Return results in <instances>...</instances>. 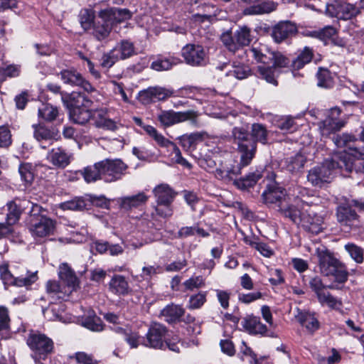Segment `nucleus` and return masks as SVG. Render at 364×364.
Masks as SVG:
<instances>
[{
    "instance_id": "nucleus-29",
    "label": "nucleus",
    "mask_w": 364,
    "mask_h": 364,
    "mask_svg": "<svg viewBox=\"0 0 364 364\" xmlns=\"http://www.w3.org/2000/svg\"><path fill=\"white\" fill-rule=\"evenodd\" d=\"M32 127L33 129V136L38 142L55 139L59 133L56 126L48 128L44 124L38 123L33 124Z\"/></svg>"
},
{
    "instance_id": "nucleus-23",
    "label": "nucleus",
    "mask_w": 364,
    "mask_h": 364,
    "mask_svg": "<svg viewBox=\"0 0 364 364\" xmlns=\"http://www.w3.org/2000/svg\"><path fill=\"white\" fill-rule=\"evenodd\" d=\"M338 221L343 225H351L352 223L358 220L359 215L351 205L350 200L338 205L336 210Z\"/></svg>"
},
{
    "instance_id": "nucleus-3",
    "label": "nucleus",
    "mask_w": 364,
    "mask_h": 364,
    "mask_svg": "<svg viewBox=\"0 0 364 364\" xmlns=\"http://www.w3.org/2000/svg\"><path fill=\"white\" fill-rule=\"evenodd\" d=\"M237 153L240 155V161L230 156L222 160L218 167L215 169V177L218 179L224 181L226 183L232 182L242 173L245 167L251 164L254 159L248 154L237 146H235Z\"/></svg>"
},
{
    "instance_id": "nucleus-20",
    "label": "nucleus",
    "mask_w": 364,
    "mask_h": 364,
    "mask_svg": "<svg viewBox=\"0 0 364 364\" xmlns=\"http://www.w3.org/2000/svg\"><path fill=\"white\" fill-rule=\"evenodd\" d=\"M30 203L29 200L15 199L6 203L8 213L6 217V223L9 226L15 225L20 220L23 208V205Z\"/></svg>"
},
{
    "instance_id": "nucleus-63",
    "label": "nucleus",
    "mask_w": 364,
    "mask_h": 364,
    "mask_svg": "<svg viewBox=\"0 0 364 364\" xmlns=\"http://www.w3.org/2000/svg\"><path fill=\"white\" fill-rule=\"evenodd\" d=\"M277 127L285 132H293L296 129V124L294 119L288 116L284 118H281L277 122Z\"/></svg>"
},
{
    "instance_id": "nucleus-45",
    "label": "nucleus",
    "mask_w": 364,
    "mask_h": 364,
    "mask_svg": "<svg viewBox=\"0 0 364 364\" xmlns=\"http://www.w3.org/2000/svg\"><path fill=\"white\" fill-rule=\"evenodd\" d=\"M316 77L318 87L325 89H330L333 87L334 80L329 69L323 67L318 68Z\"/></svg>"
},
{
    "instance_id": "nucleus-35",
    "label": "nucleus",
    "mask_w": 364,
    "mask_h": 364,
    "mask_svg": "<svg viewBox=\"0 0 364 364\" xmlns=\"http://www.w3.org/2000/svg\"><path fill=\"white\" fill-rule=\"evenodd\" d=\"M11 323L9 309L5 306H0V341L7 340L11 337Z\"/></svg>"
},
{
    "instance_id": "nucleus-33",
    "label": "nucleus",
    "mask_w": 364,
    "mask_h": 364,
    "mask_svg": "<svg viewBox=\"0 0 364 364\" xmlns=\"http://www.w3.org/2000/svg\"><path fill=\"white\" fill-rule=\"evenodd\" d=\"M296 318L299 323L305 326L308 331L311 333L318 331L321 327L316 312L309 311H300Z\"/></svg>"
},
{
    "instance_id": "nucleus-62",
    "label": "nucleus",
    "mask_w": 364,
    "mask_h": 364,
    "mask_svg": "<svg viewBox=\"0 0 364 364\" xmlns=\"http://www.w3.org/2000/svg\"><path fill=\"white\" fill-rule=\"evenodd\" d=\"M12 135L8 124L0 126V148H9L12 144Z\"/></svg>"
},
{
    "instance_id": "nucleus-21",
    "label": "nucleus",
    "mask_w": 364,
    "mask_h": 364,
    "mask_svg": "<svg viewBox=\"0 0 364 364\" xmlns=\"http://www.w3.org/2000/svg\"><path fill=\"white\" fill-rule=\"evenodd\" d=\"M242 325L250 335L273 336L267 334V327L265 324L262 323L259 316L248 315L243 318Z\"/></svg>"
},
{
    "instance_id": "nucleus-28",
    "label": "nucleus",
    "mask_w": 364,
    "mask_h": 364,
    "mask_svg": "<svg viewBox=\"0 0 364 364\" xmlns=\"http://www.w3.org/2000/svg\"><path fill=\"white\" fill-rule=\"evenodd\" d=\"M262 177L263 171L257 169L249 172L245 176L237 178L233 185L240 190L246 191L253 188Z\"/></svg>"
},
{
    "instance_id": "nucleus-39",
    "label": "nucleus",
    "mask_w": 364,
    "mask_h": 364,
    "mask_svg": "<svg viewBox=\"0 0 364 364\" xmlns=\"http://www.w3.org/2000/svg\"><path fill=\"white\" fill-rule=\"evenodd\" d=\"M109 19L114 26L117 23H121L125 21L129 20L132 17V13L128 9H119L116 7H109L104 9Z\"/></svg>"
},
{
    "instance_id": "nucleus-31",
    "label": "nucleus",
    "mask_w": 364,
    "mask_h": 364,
    "mask_svg": "<svg viewBox=\"0 0 364 364\" xmlns=\"http://www.w3.org/2000/svg\"><path fill=\"white\" fill-rule=\"evenodd\" d=\"M38 118L46 122H58L57 125H60L63 118L60 119L59 109L50 103H43L38 108Z\"/></svg>"
},
{
    "instance_id": "nucleus-42",
    "label": "nucleus",
    "mask_w": 364,
    "mask_h": 364,
    "mask_svg": "<svg viewBox=\"0 0 364 364\" xmlns=\"http://www.w3.org/2000/svg\"><path fill=\"white\" fill-rule=\"evenodd\" d=\"M285 196V189L276 186H269L267 190H265L262 195L264 202L270 204L281 202Z\"/></svg>"
},
{
    "instance_id": "nucleus-55",
    "label": "nucleus",
    "mask_w": 364,
    "mask_h": 364,
    "mask_svg": "<svg viewBox=\"0 0 364 364\" xmlns=\"http://www.w3.org/2000/svg\"><path fill=\"white\" fill-rule=\"evenodd\" d=\"M306 159L305 156L301 154H296L294 156H291L287 161V168L291 173L299 171L304 168Z\"/></svg>"
},
{
    "instance_id": "nucleus-59",
    "label": "nucleus",
    "mask_w": 364,
    "mask_h": 364,
    "mask_svg": "<svg viewBox=\"0 0 364 364\" xmlns=\"http://www.w3.org/2000/svg\"><path fill=\"white\" fill-rule=\"evenodd\" d=\"M144 336H140L139 331H132L131 328L129 329L128 333L124 338V341L131 348H136L140 345L144 346Z\"/></svg>"
},
{
    "instance_id": "nucleus-6",
    "label": "nucleus",
    "mask_w": 364,
    "mask_h": 364,
    "mask_svg": "<svg viewBox=\"0 0 364 364\" xmlns=\"http://www.w3.org/2000/svg\"><path fill=\"white\" fill-rule=\"evenodd\" d=\"M309 287L316 296L318 301L322 306H327L331 310L342 311L343 302L341 299L333 296L327 289H338L334 285L326 286L323 283L321 277L316 276L309 281Z\"/></svg>"
},
{
    "instance_id": "nucleus-15",
    "label": "nucleus",
    "mask_w": 364,
    "mask_h": 364,
    "mask_svg": "<svg viewBox=\"0 0 364 364\" xmlns=\"http://www.w3.org/2000/svg\"><path fill=\"white\" fill-rule=\"evenodd\" d=\"M90 114L91 115L90 120H92V124L95 127L108 131L117 129L116 122L109 118L107 108L91 109Z\"/></svg>"
},
{
    "instance_id": "nucleus-40",
    "label": "nucleus",
    "mask_w": 364,
    "mask_h": 364,
    "mask_svg": "<svg viewBox=\"0 0 364 364\" xmlns=\"http://www.w3.org/2000/svg\"><path fill=\"white\" fill-rule=\"evenodd\" d=\"M87 183L102 180V171L101 170L100 161L95 163L92 166H87L82 170L78 171Z\"/></svg>"
},
{
    "instance_id": "nucleus-16",
    "label": "nucleus",
    "mask_w": 364,
    "mask_h": 364,
    "mask_svg": "<svg viewBox=\"0 0 364 364\" xmlns=\"http://www.w3.org/2000/svg\"><path fill=\"white\" fill-rule=\"evenodd\" d=\"M298 32L297 26L290 21H281L272 28L271 36L274 42L280 43L295 36Z\"/></svg>"
},
{
    "instance_id": "nucleus-26",
    "label": "nucleus",
    "mask_w": 364,
    "mask_h": 364,
    "mask_svg": "<svg viewBox=\"0 0 364 364\" xmlns=\"http://www.w3.org/2000/svg\"><path fill=\"white\" fill-rule=\"evenodd\" d=\"M334 132L333 134H335ZM333 140L337 147H346L348 149L353 151L351 155L357 156L358 155H363L360 148L355 145L358 141V139L353 134L343 133L342 134H333Z\"/></svg>"
},
{
    "instance_id": "nucleus-32",
    "label": "nucleus",
    "mask_w": 364,
    "mask_h": 364,
    "mask_svg": "<svg viewBox=\"0 0 364 364\" xmlns=\"http://www.w3.org/2000/svg\"><path fill=\"white\" fill-rule=\"evenodd\" d=\"M185 309L180 305L171 304L166 305L161 312L165 321L170 324L181 322V317L185 314Z\"/></svg>"
},
{
    "instance_id": "nucleus-38",
    "label": "nucleus",
    "mask_w": 364,
    "mask_h": 364,
    "mask_svg": "<svg viewBox=\"0 0 364 364\" xmlns=\"http://www.w3.org/2000/svg\"><path fill=\"white\" fill-rule=\"evenodd\" d=\"M149 197L143 192L132 196L124 197L121 198L119 205L121 208L131 210L138 208L144 205L148 201Z\"/></svg>"
},
{
    "instance_id": "nucleus-22",
    "label": "nucleus",
    "mask_w": 364,
    "mask_h": 364,
    "mask_svg": "<svg viewBox=\"0 0 364 364\" xmlns=\"http://www.w3.org/2000/svg\"><path fill=\"white\" fill-rule=\"evenodd\" d=\"M109 290L119 296L132 295L133 290L129 287L126 277L121 274H114L109 282Z\"/></svg>"
},
{
    "instance_id": "nucleus-54",
    "label": "nucleus",
    "mask_w": 364,
    "mask_h": 364,
    "mask_svg": "<svg viewBox=\"0 0 364 364\" xmlns=\"http://www.w3.org/2000/svg\"><path fill=\"white\" fill-rule=\"evenodd\" d=\"M235 39L237 49L240 47L248 46L252 41L251 30L247 26L240 28L235 31Z\"/></svg>"
},
{
    "instance_id": "nucleus-8",
    "label": "nucleus",
    "mask_w": 364,
    "mask_h": 364,
    "mask_svg": "<svg viewBox=\"0 0 364 364\" xmlns=\"http://www.w3.org/2000/svg\"><path fill=\"white\" fill-rule=\"evenodd\" d=\"M102 180L111 183L121 180L127 174L129 166L121 159H105L100 161Z\"/></svg>"
},
{
    "instance_id": "nucleus-11",
    "label": "nucleus",
    "mask_w": 364,
    "mask_h": 364,
    "mask_svg": "<svg viewBox=\"0 0 364 364\" xmlns=\"http://www.w3.org/2000/svg\"><path fill=\"white\" fill-rule=\"evenodd\" d=\"M333 172L325 160L321 165L314 166L309 171L307 179L314 187L322 188L326 183H329L333 179Z\"/></svg>"
},
{
    "instance_id": "nucleus-27",
    "label": "nucleus",
    "mask_w": 364,
    "mask_h": 364,
    "mask_svg": "<svg viewBox=\"0 0 364 364\" xmlns=\"http://www.w3.org/2000/svg\"><path fill=\"white\" fill-rule=\"evenodd\" d=\"M153 194L156 198V203H173L177 192L166 183H161L153 189Z\"/></svg>"
},
{
    "instance_id": "nucleus-48",
    "label": "nucleus",
    "mask_w": 364,
    "mask_h": 364,
    "mask_svg": "<svg viewBox=\"0 0 364 364\" xmlns=\"http://www.w3.org/2000/svg\"><path fill=\"white\" fill-rule=\"evenodd\" d=\"M168 151H170L169 158L173 164H178L188 170L193 168V165L183 157L181 151L176 143L172 142Z\"/></svg>"
},
{
    "instance_id": "nucleus-64",
    "label": "nucleus",
    "mask_w": 364,
    "mask_h": 364,
    "mask_svg": "<svg viewBox=\"0 0 364 364\" xmlns=\"http://www.w3.org/2000/svg\"><path fill=\"white\" fill-rule=\"evenodd\" d=\"M155 213L161 218H168L173 215V203H156L154 206Z\"/></svg>"
},
{
    "instance_id": "nucleus-56",
    "label": "nucleus",
    "mask_w": 364,
    "mask_h": 364,
    "mask_svg": "<svg viewBox=\"0 0 364 364\" xmlns=\"http://www.w3.org/2000/svg\"><path fill=\"white\" fill-rule=\"evenodd\" d=\"M61 80L65 84L77 86L82 75L75 69H65L60 72Z\"/></svg>"
},
{
    "instance_id": "nucleus-57",
    "label": "nucleus",
    "mask_w": 364,
    "mask_h": 364,
    "mask_svg": "<svg viewBox=\"0 0 364 364\" xmlns=\"http://www.w3.org/2000/svg\"><path fill=\"white\" fill-rule=\"evenodd\" d=\"M345 250L349 254L350 257L358 264H361L364 261V250L352 242H348L344 246Z\"/></svg>"
},
{
    "instance_id": "nucleus-58",
    "label": "nucleus",
    "mask_w": 364,
    "mask_h": 364,
    "mask_svg": "<svg viewBox=\"0 0 364 364\" xmlns=\"http://www.w3.org/2000/svg\"><path fill=\"white\" fill-rule=\"evenodd\" d=\"M20 73L21 68L18 65L11 64L6 67H0V84L5 82L7 78L18 77Z\"/></svg>"
},
{
    "instance_id": "nucleus-14",
    "label": "nucleus",
    "mask_w": 364,
    "mask_h": 364,
    "mask_svg": "<svg viewBox=\"0 0 364 364\" xmlns=\"http://www.w3.org/2000/svg\"><path fill=\"white\" fill-rule=\"evenodd\" d=\"M139 95L144 103H150L166 101L168 98L173 97L174 92L172 88L154 86L141 90Z\"/></svg>"
},
{
    "instance_id": "nucleus-41",
    "label": "nucleus",
    "mask_w": 364,
    "mask_h": 364,
    "mask_svg": "<svg viewBox=\"0 0 364 364\" xmlns=\"http://www.w3.org/2000/svg\"><path fill=\"white\" fill-rule=\"evenodd\" d=\"M112 49L119 60H125L135 54L134 43L127 39L120 41Z\"/></svg>"
},
{
    "instance_id": "nucleus-30",
    "label": "nucleus",
    "mask_w": 364,
    "mask_h": 364,
    "mask_svg": "<svg viewBox=\"0 0 364 364\" xmlns=\"http://www.w3.org/2000/svg\"><path fill=\"white\" fill-rule=\"evenodd\" d=\"M327 160V164H329L332 172L333 173L336 169L345 170L347 172H351L353 168V160L351 159L350 154L346 152L341 153L335 156L331 159Z\"/></svg>"
},
{
    "instance_id": "nucleus-49",
    "label": "nucleus",
    "mask_w": 364,
    "mask_h": 364,
    "mask_svg": "<svg viewBox=\"0 0 364 364\" xmlns=\"http://www.w3.org/2000/svg\"><path fill=\"white\" fill-rule=\"evenodd\" d=\"M97 18L95 11L92 9H83L79 14V21L85 31L91 30L93 23Z\"/></svg>"
},
{
    "instance_id": "nucleus-37",
    "label": "nucleus",
    "mask_w": 364,
    "mask_h": 364,
    "mask_svg": "<svg viewBox=\"0 0 364 364\" xmlns=\"http://www.w3.org/2000/svg\"><path fill=\"white\" fill-rule=\"evenodd\" d=\"M281 73L280 70H277L272 65H258L257 67L256 75L267 82L272 84L274 86L278 85L277 77Z\"/></svg>"
},
{
    "instance_id": "nucleus-17",
    "label": "nucleus",
    "mask_w": 364,
    "mask_h": 364,
    "mask_svg": "<svg viewBox=\"0 0 364 364\" xmlns=\"http://www.w3.org/2000/svg\"><path fill=\"white\" fill-rule=\"evenodd\" d=\"M58 275L60 281L68 290V293L71 294L80 287L79 278L67 262L61 263L59 265Z\"/></svg>"
},
{
    "instance_id": "nucleus-2",
    "label": "nucleus",
    "mask_w": 364,
    "mask_h": 364,
    "mask_svg": "<svg viewBox=\"0 0 364 364\" xmlns=\"http://www.w3.org/2000/svg\"><path fill=\"white\" fill-rule=\"evenodd\" d=\"M61 100L74 123L85 125L90 121L93 101L84 92L62 93Z\"/></svg>"
},
{
    "instance_id": "nucleus-18",
    "label": "nucleus",
    "mask_w": 364,
    "mask_h": 364,
    "mask_svg": "<svg viewBox=\"0 0 364 364\" xmlns=\"http://www.w3.org/2000/svg\"><path fill=\"white\" fill-rule=\"evenodd\" d=\"M30 225V230L33 236L44 237L53 234L55 221L48 217H41L38 220H32Z\"/></svg>"
},
{
    "instance_id": "nucleus-4",
    "label": "nucleus",
    "mask_w": 364,
    "mask_h": 364,
    "mask_svg": "<svg viewBox=\"0 0 364 364\" xmlns=\"http://www.w3.org/2000/svg\"><path fill=\"white\" fill-rule=\"evenodd\" d=\"M26 343L36 363L46 360L55 353V343L53 339L40 331L30 330Z\"/></svg>"
},
{
    "instance_id": "nucleus-50",
    "label": "nucleus",
    "mask_w": 364,
    "mask_h": 364,
    "mask_svg": "<svg viewBox=\"0 0 364 364\" xmlns=\"http://www.w3.org/2000/svg\"><path fill=\"white\" fill-rule=\"evenodd\" d=\"M227 75H232L239 80H243L252 75V70L249 65L235 61L232 64V70H230Z\"/></svg>"
},
{
    "instance_id": "nucleus-36",
    "label": "nucleus",
    "mask_w": 364,
    "mask_h": 364,
    "mask_svg": "<svg viewBox=\"0 0 364 364\" xmlns=\"http://www.w3.org/2000/svg\"><path fill=\"white\" fill-rule=\"evenodd\" d=\"M181 62V59L177 57H165L163 55H159L154 61L151 62L150 68L158 72L166 71L171 70L173 66L178 65Z\"/></svg>"
},
{
    "instance_id": "nucleus-1",
    "label": "nucleus",
    "mask_w": 364,
    "mask_h": 364,
    "mask_svg": "<svg viewBox=\"0 0 364 364\" xmlns=\"http://www.w3.org/2000/svg\"><path fill=\"white\" fill-rule=\"evenodd\" d=\"M232 143L253 159L257 152V144H267L269 132L264 124L253 123L249 131L243 127H235L231 132Z\"/></svg>"
},
{
    "instance_id": "nucleus-19",
    "label": "nucleus",
    "mask_w": 364,
    "mask_h": 364,
    "mask_svg": "<svg viewBox=\"0 0 364 364\" xmlns=\"http://www.w3.org/2000/svg\"><path fill=\"white\" fill-rule=\"evenodd\" d=\"M252 58L259 63L269 65L274 58V51L264 43L255 42L250 49Z\"/></svg>"
},
{
    "instance_id": "nucleus-12",
    "label": "nucleus",
    "mask_w": 364,
    "mask_h": 364,
    "mask_svg": "<svg viewBox=\"0 0 364 364\" xmlns=\"http://www.w3.org/2000/svg\"><path fill=\"white\" fill-rule=\"evenodd\" d=\"M168 333L166 327L155 323L151 326L144 336V346L154 349H165L164 340Z\"/></svg>"
},
{
    "instance_id": "nucleus-5",
    "label": "nucleus",
    "mask_w": 364,
    "mask_h": 364,
    "mask_svg": "<svg viewBox=\"0 0 364 364\" xmlns=\"http://www.w3.org/2000/svg\"><path fill=\"white\" fill-rule=\"evenodd\" d=\"M321 272L326 277H332L338 284H344L348 278V272L344 264L335 257L328 250L318 252Z\"/></svg>"
},
{
    "instance_id": "nucleus-13",
    "label": "nucleus",
    "mask_w": 364,
    "mask_h": 364,
    "mask_svg": "<svg viewBox=\"0 0 364 364\" xmlns=\"http://www.w3.org/2000/svg\"><path fill=\"white\" fill-rule=\"evenodd\" d=\"M114 26L104 9L97 14V18L91 28L92 34L99 41L107 39L112 31Z\"/></svg>"
},
{
    "instance_id": "nucleus-9",
    "label": "nucleus",
    "mask_w": 364,
    "mask_h": 364,
    "mask_svg": "<svg viewBox=\"0 0 364 364\" xmlns=\"http://www.w3.org/2000/svg\"><path fill=\"white\" fill-rule=\"evenodd\" d=\"M181 55L185 63L192 67H204L209 63L208 52L199 44H186L181 49Z\"/></svg>"
},
{
    "instance_id": "nucleus-60",
    "label": "nucleus",
    "mask_w": 364,
    "mask_h": 364,
    "mask_svg": "<svg viewBox=\"0 0 364 364\" xmlns=\"http://www.w3.org/2000/svg\"><path fill=\"white\" fill-rule=\"evenodd\" d=\"M15 277L9 270V264L8 262H0V279H1L4 285L13 286L15 281Z\"/></svg>"
},
{
    "instance_id": "nucleus-34",
    "label": "nucleus",
    "mask_w": 364,
    "mask_h": 364,
    "mask_svg": "<svg viewBox=\"0 0 364 364\" xmlns=\"http://www.w3.org/2000/svg\"><path fill=\"white\" fill-rule=\"evenodd\" d=\"M314 57V49L309 46H304L302 49L298 50L297 56L291 60V67L293 70H299L310 63Z\"/></svg>"
},
{
    "instance_id": "nucleus-44",
    "label": "nucleus",
    "mask_w": 364,
    "mask_h": 364,
    "mask_svg": "<svg viewBox=\"0 0 364 364\" xmlns=\"http://www.w3.org/2000/svg\"><path fill=\"white\" fill-rule=\"evenodd\" d=\"M337 34L336 29L332 26H326L323 28L310 31L309 36L318 39L323 43L324 46H328L331 39Z\"/></svg>"
},
{
    "instance_id": "nucleus-24",
    "label": "nucleus",
    "mask_w": 364,
    "mask_h": 364,
    "mask_svg": "<svg viewBox=\"0 0 364 364\" xmlns=\"http://www.w3.org/2000/svg\"><path fill=\"white\" fill-rule=\"evenodd\" d=\"M341 113L342 109L340 107L331 108L328 118L323 122V131L326 130L333 133L340 131L346 123L345 120L341 119Z\"/></svg>"
},
{
    "instance_id": "nucleus-43",
    "label": "nucleus",
    "mask_w": 364,
    "mask_h": 364,
    "mask_svg": "<svg viewBox=\"0 0 364 364\" xmlns=\"http://www.w3.org/2000/svg\"><path fill=\"white\" fill-rule=\"evenodd\" d=\"M180 145L186 151H192L196 149L198 141L203 140V134L199 132H193L190 134H183L178 138Z\"/></svg>"
},
{
    "instance_id": "nucleus-47",
    "label": "nucleus",
    "mask_w": 364,
    "mask_h": 364,
    "mask_svg": "<svg viewBox=\"0 0 364 364\" xmlns=\"http://www.w3.org/2000/svg\"><path fill=\"white\" fill-rule=\"evenodd\" d=\"M88 205L87 200L83 197H75L61 203L60 208L63 210L83 211L89 209Z\"/></svg>"
},
{
    "instance_id": "nucleus-7",
    "label": "nucleus",
    "mask_w": 364,
    "mask_h": 364,
    "mask_svg": "<svg viewBox=\"0 0 364 364\" xmlns=\"http://www.w3.org/2000/svg\"><path fill=\"white\" fill-rule=\"evenodd\" d=\"M362 9H364L361 8L360 4L357 6L343 0H335L326 6V13L328 16L343 21L355 18L361 13Z\"/></svg>"
},
{
    "instance_id": "nucleus-61",
    "label": "nucleus",
    "mask_w": 364,
    "mask_h": 364,
    "mask_svg": "<svg viewBox=\"0 0 364 364\" xmlns=\"http://www.w3.org/2000/svg\"><path fill=\"white\" fill-rule=\"evenodd\" d=\"M207 291H200L190 296L187 308L189 309H198L206 302Z\"/></svg>"
},
{
    "instance_id": "nucleus-53",
    "label": "nucleus",
    "mask_w": 364,
    "mask_h": 364,
    "mask_svg": "<svg viewBox=\"0 0 364 364\" xmlns=\"http://www.w3.org/2000/svg\"><path fill=\"white\" fill-rule=\"evenodd\" d=\"M46 292L48 294H53L57 295L58 299H64L65 296H68L70 293L65 286H62L59 282L56 280H48L46 285Z\"/></svg>"
},
{
    "instance_id": "nucleus-10",
    "label": "nucleus",
    "mask_w": 364,
    "mask_h": 364,
    "mask_svg": "<svg viewBox=\"0 0 364 364\" xmlns=\"http://www.w3.org/2000/svg\"><path fill=\"white\" fill-rule=\"evenodd\" d=\"M197 114L193 110L175 112L173 109L162 110L157 116V120L164 128L188 120L196 121Z\"/></svg>"
},
{
    "instance_id": "nucleus-52",
    "label": "nucleus",
    "mask_w": 364,
    "mask_h": 364,
    "mask_svg": "<svg viewBox=\"0 0 364 364\" xmlns=\"http://www.w3.org/2000/svg\"><path fill=\"white\" fill-rule=\"evenodd\" d=\"M82 325L86 328L95 332L103 331L105 326L102 319L95 313L92 316L90 315L83 318Z\"/></svg>"
},
{
    "instance_id": "nucleus-46",
    "label": "nucleus",
    "mask_w": 364,
    "mask_h": 364,
    "mask_svg": "<svg viewBox=\"0 0 364 364\" xmlns=\"http://www.w3.org/2000/svg\"><path fill=\"white\" fill-rule=\"evenodd\" d=\"M277 4L273 1H264L245 9L246 14H269L277 9Z\"/></svg>"
},
{
    "instance_id": "nucleus-25",
    "label": "nucleus",
    "mask_w": 364,
    "mask_h": 364,
    "mask_svg": "<svg viewBox=\"0 0 364 364\" xmlns=\"http://www.w3.org/2000/svg\"><path fill=\"white\" fill-rule=\"evenodd\" d=\"M71 155L63 147L53 148L48 151L47 159L54 166L64 168L70 163Z\"/></svg>"
},
{
    "instance_id": "nucleus-51",
    "label": "nucleus",
    "mask_w": 364,
    "mask_h": 364,
    "mask_svg": "<svg viewBox=\"0 0 364 364\" xmlns=\"http://www.w3.org/2000/svg\"><path fill=\"white\" fill-rule=\"evenodd\" d=\"M18 172L21 179L25 183V185L31 186L34 181V168L31 163H21L18 167Z\"/></svg>"
}]
</instances>
